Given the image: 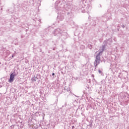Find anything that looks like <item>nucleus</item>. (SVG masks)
Returning <instances> with one entry per match:
<instances>
[{
	"label": "nucleus",
	"mask_w": 129,
	"mask_h": 129,
	"mask_svg": "<svg viewBox=\"0 0 129 129\" xmlns=\"http://www.w3.org/2000/svg\"><path fill=\"white\" fill-rule=\"evenodd\" d=\"M15 76L16 75L14 74V73H12L10 75V79L9 80V82H10V83H12V82H14V80H15Z\"/></svg>",
	"instance_id": "f257e3e1"
},
{
	"label": "nucleus",
	"mask_w": 129,
	"mask_h": 129,
	"mask_svg": "<svg viewBox=\"0 0 129 129\" xmlns=\"http://www.w3.org/2000/svg\"><path fill=\"white\" fill-rule=\"evenodd\" d=\"M100 63V59L96 57V60H95L94 63L95 69L97 68V66L99 65Z\"/></svg>",
	"instance_id": "f03ea898"
},
{
	"label": "nucleus",
	"mask_w": 129,
	"mask_h": 129,
	"mask_svg": "<svg viewBox=\"0 0 129 129\" xmlns=\"http://www.w3.org/2000/svg\"><path fill=\"white\" fill-rule=\"evenodd\" d=\"M102 52H100L98 55L96 56V58H98V57H99V56H100V54H101Z\"/></svg>",
	"instance_id": "7ed1b4c3"
},
{
	"label": "nucleus",
	"mask_w": 129,
	"mask_h": 129,
	"mask_svg": "<svg viewBox=\"0 0 129 129\" xmlns=\"http://www.w3.org/2000/svg\"><path fill=\"white\" fill-rule=\"evenodd\" d=\"M98 72H99V73H100V74H101V73H102V72H101V71H100V70H99Z\"/></svg>",
	"instance_id": "20e7f679"
},
{
	"label": "nucleus",
	"mask_w": 129,
	"mask_h": 129,
	"mask_svg": "<svg viewBox=\"0 0 129 129\" xmlns=\"http://www.w3.org/2000/svg\"><path fill=\"white\" fill-rule=\"evenodd\" d=\"M55 75V73H52V76H54Z\"/></svg>",
	"instance_id": "39448f33"
},
{
	"label": "nucleus",
	"mask_w": 129,
	"mask_h": 129,
	"mask_svg": "<svg viewBox=\"0 0 129 129\" xmlns=\"http://www.w3.org/2000/svg\"><path fill=\"white\" fill-rule=\"evenodd\" d=\"M32 81H35V80H32Z\"/></svg>",
	"instance_id": "423d86ee"
}]
</instances>
